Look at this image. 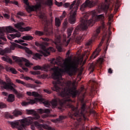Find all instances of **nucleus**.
Here are the masks:
<instances>
[{"label":"nucleus","mask_w":130,"mask_h":130,"mask_svg":"<svg viewBox=\"0 0 130 130\" xmlns=\"http://www.w3.org/2000/svg\"><path fill=\"white\" fill-rule=\"evenodd\" d=\"M63 66L64 70L59 68L58 67H54L51 68V70L54 71L53 74V78L55 80H57V81H53V87L51 89L53 91H56V92L60 93L61 97H63L62 99L60 100L59 98H56L52 100L50 102L42 98H36L34 100H30L29 102H22L21 105L27 106L29 104H35L37 102H42L46 107H49L52 105L53 108H55L58 104L60 106L67 105V107L70 109V111L68 113L69 117L73 119H77V121H81L82 120L81 112L78 107L72 105L71 103H73V101L69 98L70 96L72 95L73 98H76L77 95L79 94V91L77 90L76 85L71 81H68L66 83V86L63 87L61 85V81H60L62 73L64 72V73L68 74L70 77H72L77 68L75 66H69L66 62H64Z\"/></svg>","instance_id":"1"},{"label":"nucleus","mask_w":130,"mask_h":130,"mask_svg":"<svg viewBox=\"0 0 130 130\" xmlns=\"http://www.w3.org/2000/svg\"><path fill=\"white\" fill-rule=\"evenodd\" d=\"M101 12L99 10L92 11V18L89 20H88L89 14H85L84 17L81 18L80 24L76 27L73 33L74 38L78 44H80L82 40L84 39V35H80L82 30H87L88 27L93 26L95 24V22L104 20V14L97 15V13H100Z\"/></svg>","instance_id":"2"},{"label":"nucleus","mask_w":130,"mask_h":130,"mask_svg":"<svg viewBox=\"0 0 130 130\" xmlns=\"http://www.w3.org/2000/svg\"><path fill=\"white\" fill-rule=\"evenodd\" d=\"M27 114H33L34 117H28L18 121H10V123L13 128L16 127L18 130H24L26 125H30L33 121L40 118V116L34 110H26Z\"/></svg>","instance_id":"3"},{"label":"nucleus","mask_w":130,"mask_h":130,"mask_svg":"<svg viewBox=\"0 0 130 130\" xmlns=\"http://www.w3.org/2000/svg\"><path fill=\"white\" fill-rule=\"evenodd\" d=\"M48 43L46 42H43L40 43L38 42H35V45L39 47L41 50L40 51L41 54L39 53H36L32 58L34 59H40L41 58V56H48L50 54V51H53L54 49L52 47H50L48 48H46V46L48 45Z\"/></svg>","instance_id":"4"},{"label":"nucleus","mask_w":130,"mask_h":130,"mask_svg":"<svg viewBox=\"0 0 130 130\" xmlns=\"http://www.w3.org/2000/svg\"><path fill=\"white\" fill-rule=\"evenodd\" d=\"M12 32H17V30L12 26L0 27V39L7 41V39L5 37V33H12Z\"/></svg>","instance_id":"5"},{"label":"nucleus","mask_w":130,"mask_h":130,"mask_svg":"<svg viewBox=\"0 0 130 130\" xmlns=\"http://www.w3.org/2000/svg\"><path fill=\"white\" fill-rule=\"evenodd\" d=\"M105 4L102 6V9L105 12L106 16L108 17L109 22H110L113 19V14L108 13L110 5V0H105Z\"/></svg>","instance_id":"6"},{"label":"nucleus","mask_w":130,"mask_h":130,"mask_svg":"<svg viewBox=\"0 0 130 130\" xmlns=\"http://www.w3.org/2000/svg\"><path fill=\"white\" fill-rule=\"evenodd\" d=\"M6 80L7 83L4 82L0 79V84L3 85L4 88L5 90H11V87H12V88H15V87H16V85L11 81V79H10V78L6 77Z\"/></svg>","instance_id":"7"},{"label":"nucleus","mask_w":130,"mask_h":130,"mask_svg":"<svg viewBox=\"0 0 130 130\" xmlns=\"http://www.w3.org/2000/svg\"><path fill=\"white\" fill-rule=\"evenodd\" d=\"M98 4V1H90L86 0L84 3H83L81 7V11H84L85 8H93L94 6H96Z\"/></svg>","instance_id":"8"},{"label":"nucleus","mask_w":130,"mask_h":130,"mask_svg":"<svg viewBox=\"0 0 130 130\" xmlns=\"http://www.w3.org/2000/svg\"><path fill=\"white\" fill-rule=\"evenodd\" d=\"M81 3V0L77 1V4H76L74 7V12L72 15H71L69 21L70 24H75L76 23V15H77V11H78V8L79 7V4Z\"/></svg>","instance_id":"9"},{"label":"nucleus","mask_w":130,"mask_h":130,"mask_svg":"<svg viewBox=\"0 0 130 130\" xmlns=\"http://www.w3.org/2000/svg\"><path fill=\"white\" fill-rule=\"evenodd\" d=\"M22 1L24 4H25V5L27 6L26 11L28 12V13H31V12H34L35 11H37V10H39V8H40V5H36L35 6H30L28 0Z\"/></svg>","instance_id":"10"},{"label":"nucleus","mask_w":130,"mask_h":130,"mask_svg":"<svg viewBox=\"0 0 130 130\" xmlns=\"http://www.w3.org/2000/svg\"><path fill=\"white\" fill-rule=\"evenodd\" d=\"M17 44L15 43H12V45L10 46V48H6L4 50L0 51L1 55H5L6 53H10L11 50H14L16 47H17Z\"/></svg>","instance_id":"11"},{"label":"nucleus","mask_w":130,"mask_h":130,"mask_svg":"<svg viewBox=\"0 0 130 130\" xmlns=\"http://www.w3.org/2000/svg\"><path fill=\"white\" fill-rule=\"evenodd\" d=\"M12 58L17 62H22V61H24V62H25V65L28 68L30 67V66H32V64L29 62V60L25 58H19L17 56H13Z\"/></svg>","instance_id":"12"},{"label":"nucleus","mask_w":130,"mask_h":130,"mask_svg":"<svg viewBox=\"0 0 130 130\" xmlns=\"http://www.w3.org/2000/svg\"><path fill=\"white\" fill-rule=\"evenodd\" d=\"M22 26H24L23 22H20L15 24V27H16V28H17V29H19V31H21V32H23V31H30V29H31V27H30V26L22 27Z\"/></svg>","instance_id":"13"},{"label":"nucleus","mask_w":130,"mask_h":130,"mask_svg":"<svg viewBox=\"0 0 130 130\" xmlns=\"http://www.w3.org/2000/svg\"><path fill=\"white\" fill-rule=\"evenodd\" d=\"M50 68V66H49V65L44 64L42 67L39 65H38V66H35L33 69L35 71L40 70V71H44V72H48V71H49Z\"/></svg>","instance_id":"14"},{"label":"nucleus","mask_w":130,"mask_h":130,"mask_svg":"<svg viewBox=\"0 0 130 130\" xmlns=\"http://www.w3.org/2000/svg\"><path fill=\"white\" fill-rule=\"evenodd\" d=\"M101 46H102V43H100L98 47L96 49L95 51L93 52L91 56H90V59H94L97 57L98 55H99V53L101 51Z\"/></svg>","instance_id":"15"},{"label":"nucleus","mask_w":130,"mask_h":130,"mask_svg":"<svg viewBox=\"0 0 130 130\" xmlns=\"http://www.w3.org/2000/svg\"><path fill=\"white\" fill-rule=\"evenodd\" d=\"M16 82H17V83H18L19 84H22V85H24V86H26L27 88H35V85L29 84V83H26L24 82V81L20 80L19 79H16Z\"/></svg>","instance_id":"16"},{"label":"nucleus","mask_w":130,"mask_h":130,"mask_svg":"<svg viewBox=\"0 0 130 130\" xmlns=\"http://www.w3.org/2000/svg\"><path fill=\"white\" fill-rule=\"evenodd\" d=\"M75 4H76V1H74L73 3L71 5V6L69 3H66L64 4L63 7H64V8H69V7L70 10H72V12L74 14V13H75V10L74 9V6H75Z\"/></svg>","instance_id":"17"},{"label":"nucleus","mask_w":130,"mask_h":130,"mask_svg":"<svg viewBox=\"0 0 130 130\" xmlns=\"http://www.w3.org/2000/svg\"><path fill=\"white\" fill-rule=\"evenodd\" d=\"M16 37H17V38H20V37H21V34L20 32H18L15 34H10L7 37V38L10 40H12V39H15Z\"/></svg>","instance_id":"18"},{"label":"nucleus","mask_w":130,"mask_h":130,"mask_svg":"<svg viewBox=\"0 0 130 130\" xmlns=\"http://www.w3.org/2000/svg\"><path fill=\"white\" fill-rule=\"evenodd\" d=\"M38 113L40 114H42L43 113H47V114H49L50 113V110L47 109H40L38 110Z\"/></svg>","instance_id":"19"},{"label":"nucleus","mask_w":130,"mask_h":130,"mask_svg":"<svg viewBox=\"0 0 130 130\" xmlns=\"http://www.w3.org/2000/svg\"><path fill=\"white\" fill-rule=\"evenodd\" d=\"M51 63H52V64L60 66V64H61V61H60V60L58 59H55V58H53L51 61Z\"/></svg>","instance_id":"20"},{"label":"nucleus","mask_w":130,"mask_h":130,"mask_svg":"<svg viewBox=\"0 0 130 130\" xmlns=\"http://www.w3.org/2000/svg\"><path fill=\"white\" fill-rule=\"evenodd\" d=\"M10 89V91H13V92H14V93H15V94L17 96L18 98H21L22 97L23 95L22 94L18 92V91L15 89V87H11Z\"/></svg>","instance_id":"21"},{"label":"nucleus","mask_w":130,"mask_h":130,"mask_svg":"<svg viewBox=\"0 0 130 130\" xmlns=\"http://www.w3.org/2000/svg\"><path fill=\"white\" fill-rule=\"evenodd\" d=\"M100 32H101V27H99L93 32V37L94 38H97V37H98V35H99Z\"/></svg>","instance_id":"22"},{"label":"nucleus","mask_w":130,"mask_h":130,"mask_svg":"<svg viewBox=\"0 0 130 130\" xmlns=\"http://www.w3.org/2000/svg\"><path fill=\"white\" fill-rule=\"evenodd\" d=\"M44 5L49 7L50 9H51V7L53 6V0H46L44 2Z\"/></svg>","instance_id":"23"},{"label":"nucleus","mask_w":130,"mask_h":130,"mask_svg":"<svg viewBox=\"0 0 130 130\" xmlns=\"http://www.w3.org/2000/svg\"><path fill=\"white\" fill-rule=\"evenodd\" d=\"M26 94L28 96H34V97H39L40 96V94L36 91H33L32 93L30 91H27Z\"/></svg>","instance_id":"24"},{"label":"nucleus","mask_w":130,"mask_h":130,"mask_svg":"<svg viewBox=\"0 0 130 130\" xmlns=\"http://www.w3.org/2000/svg\"><path fill=\"white\" fill-rule=\"evenodd\" d=\"M2 58L3 60H4V61H6V62H10V63H12V62H13V61H12V59L8 56H3Z\"/></svg>","instance_id":"25"},{"label":"nucleus","mask_w":130,"mask_h":130,"mask_svg":"<svg viewBox=\"0 0 130 130\" xmlns=\"http://www.w3.org/2000/svg\"><path fill=\"white\" fill-rule=\"evenodd\" d=\"M7 101L8 102H14L15 101V95L13 94H10L8 95Z\"/></svg>","instance_id":"26"},{"label":"nucleus","mask_w":130,"mask_h":130,"mask_svg":"<svg viewBox=\"0 0 130 130\" xmlns=\"http://www.w3.org/2000/svg\"><path fill=\"white\" fill-rule=\"evenodd\" d=\"M7 71L8 72H9L10 73H12V74H14V75L17 74V73H18V72H17L16 69H15L14 68L9 67L7 69Z\"/></svg>","instance_id":"27"},{"label":"nucleus","mask_w":130,"mask_h":130,"mask_svg":"<svg viewBox=\"0 0 130 130\" xmlns=\"http://www.w3.org/2000/svg\"><path fill=\"white\" fill-rule=\"evenodd\" d=\"M55 44L56 45V47L59 51V52H61L62 51V46L60 44H58L57 43L55 42Z\"/></svg>","instance_id":"28"},{"label":"nucleus","mask_w":130,"mask_h":130,"mask_svg":"<svg viewBox=\"0 0 130 130\" xmlns=\"http://www.w3.org/2000/svg\"><path fill=\"white\" fill-rule=\"evenodd\" d=\"M22 39L23 40H33V37L31 36H24Z\"/></svg>","instance_id":"29"},{"label":"nucleus","mask_w":130,"mask_h":130,"mask_svg":"<svg viewBox=\"0 0 130 130\" xmlns=\"http://www.w3.org/2000/svg\"><path fill=\"white\" fill-rule=\"evenodd\" d=\"M55 26L56 27H59L60 26V24H61V22H60V19L58 18H56L55 19Z\"/></svg>","instance_id":"30"},{"label":"nucleus","mask_w":130,"mask_h":130,"mask_svg":"<svg viewBox=\"0 0 130 130\" xmlns=\"http://www.w3.org/2000/svg\"><path fill=\"white\" fill-rule=\"evenodd\" d=\"M94 70H95V64L94 63H91L89 68V71L90 73H93L94 72Z\"/></svg>","instance_id":"31"},{"label":"nucleus","mask_w":130,"mask_h":130,"mask_svg":"<svg viewBox=\"0 0 130 130\" xmlns=\"http://www.w3.org/2000/svg\"><path fill=\"white\" fill-rule=\"evenodd\" d=\"M13 114L14 116H19V115H22V112L18 110H15L13 112Z\"/></svg>","instance_id":"32"},{"label":"nucleus","mask_w":130,"mask_h":130,"mask_svg":"<svg viewBox=\"0 0 130 130\" xmlns=\"http://www.w3.org/2000/svg\"><path fill=\"white\" fill-rule=\"evenodd\" d=\"M35 35H37V36H43L44 35V32L39 31V30H36L35 32Z\"/></svg>","instance_id":"33"},{"label":"nucleus","mask_w":130,"mask_h":130,"mask_svg":"<svg viewBox=\"0 0 130 130\" xmlns=\"http://www.w3.org/2000/svg\"><path fill=\"white\" fill-rule=\"evenodd\" d=\"M64 118H67V117L64 116H59V118H57L55 120L54 122H59L60 120H62V119H64Z\"/></svg>","instance_id":"34"},{"label":"nucleus","mask_w":130,"mask_h":130,"mask_svg":"<svg viewBox=\"0 0 130 130\" xmlns=\"http://www.w3.org/2000/svg\"><path fill=\"white\" fill-rule=\"evenodd\" d=\"M19 16H21V17H23V16H24V13L21 11L18 12L17 14V17L20 18Z\"/></svg>","instance_id":"35"},{"label":"nucleus","mask_w":130,"mask_h":130,"mask_svg":"<svg viewBox=\"0 0 130 130\" xmlns=\"http://www.w3.org/2000/svg\"><path fill=\"white\" fill-rule=\"evenodd\" d=\"M55 5L57 7H61L62 6V2L58 3L56 0L55 1Z\"/></svg>","instance_id":"36"},{"label":"nucleus","mask_w":130,"mask_h":130,"mask_svg":"<svg viewBox=\"0 0 130 130\" xmlns=\"http://www.w3.org/2000/svg\"><path fill=\"white\" fill-rule=\"evenodd\" d=\"M73 32V30L72 29H69L67 31L68 34V38H70L71 35H72V33Z\"/></svg>","instance_id":"37"},{"label":"nucleus","mask_w":130,"mask_h":130,"mask_svg":"<svg viewBox=\"0 0 130 130\" xmlns=\"http://www.w3.org/2000/svg\"><path fill=\"white\" fill-rule=\"evenodd\" d=\"M31 75H40V72L39 71H30Z\"/></svg>","instance_id":"38"},{"label":"nucleus","mask_w":130,"mask_h":130,"mask_svg":"<svg viewBox=\"0 0 130 130\" xmlns=\"http://www.w3.org/2000/svg\"><path fill=\"white\" fill-rule=\"evenodd\" d=\"M6 107H7V105L3 103H0V109L6 108Z\"/></svg>","instance_id":"39"},{"label":"nucleus","mask_w":130,"mask_h":130,"mask_svg":"<svg viewBox=\"0 0 130 130\" xmlns=\"http://www.w3.org/2000/svg\"><path fill=\"white\" fill-rule=\"evenodd\" d=\"M70 41H71V38L68 39L67 40V39H64L63 42H66V46L69 45V43H70Z\"/></svg>","instance_id":"40"},{"label":"nucleus","mask_w":130,"mask_h":130,"mask_svg":"<svg viewBox=\"0 0 130 130\" xmlns=\"http://www.w3.org/2000/svg\"><path fill=\"white\" fill-rule=\"evenodd\" d=\"M86 110V104H83L81 106V111H85Z\"/></svg>","instance_id":"41"},{"label":"nucleus","mask_w":130,"mask_h":130,"mask_svg":"<svg viewBox=\"0 0 130 130\" xmlns=\"http://www.w3.org/2000/svg\"><path fill=\"white\" fill-rule=\"evenodd\" d=\"M6 116L7 118H11L12 119H13V118H14V116H13L10 114H6Z\"/></svg>","instance_id":"42"},{"label":"nucleus","mask_w":130,"mask_h":130,"mask_svg":"<svg viewBox=\"0 0 130 130\" xmlns=\"http://www.w3.org/2000/svg\"><path fill=\"white\" fill-rule=\"evenodd\" d=\"M92 44V41L87 42L86 44H85V46L86 47H88V46H91V45Z\"/></svg>","instance_id":"43"},{"label":"nucleus","mask_w":130,"mask_h":130,"mask_svg":"<svg viewBox=\"0 0 130 130\" xmlns=\"http://www.w3.org/2000/svg\"><path fill=\"white\" fill-rule=\"evenodd\" d=\"M25 41L24 40H15V42H16V43H19L20 44H21V43H23V42H24Z\"/></svg>","instance_id":"44"},{"label":"nucleus","mask_w":130,"mask_h":130,"mask_svg":"<svg viewBox=\"0 0 130 130\" xmlns=\"http://www.w3.org/2000/svg\"><path fill=\"white\" fill-rule=\"evenodd\" d=\"M108 46H109V39H108V40L107 41L106 51L107 50V49H108Z\"/></svg>","instance_id":"45"},{"label":"nucleus","mask_w":130,"mask_h":130,"mask_svg":"<svg viewBox=\"0 0 130 130\" xmlns=\"http://www.w3.org/2000/svg\"><path fill=\"white\" fill-rule=\"evenodd\" d=\"M111 33H112L111 31H110V29H109V35H108V39H107V40H108V39H109V41L110 40V35H111Z\"/></svg>","instance_id":"46"},{"label":"nucleus","mask_w":130,"mask_h":130,"mask_svg":"<svg viewBox=\"0 0 130 130\" xmlns=\"http://www.w3.org/2000/svg\"><path fill=\"white\" fill-rule=\"evenodd\" d=\"M42 40H43V41H46L47 42H48V41H49V39L47 38H42Z\"/></svg>","instance_id":"47"},{"label":"nucleus","mask_w":130,"mask_h":130,"mask_svg":"<svg viewBox=\"0 0 130 130\" xmlns=\"http://www.w3.org/2000/svg\"><path fill=\"white\" fill-rule=\"evenodd\" d=\"M12 4L15 5V6H19V3L17 1H13L12 2Z\"/></svg>","instance_id":"48"},{"label":"nucleus","mask_w":130,"mask_h":130,"mask_svg":"<svg viewBox=\"0 0 130 130\" xmlns=\"http://www.w3.org/2000/svg\"><path fill=\"white\" fill-rule=\"evenodd\" d=\"M25 80H26L27 81H28V80H31V81H34L33 78H30L29 77H25Z\"/></svg>","instance_id":"49"},{"label":"nucleus","mask_w":130,"mask_h":130,"mask_svg":"<svg viewBox=\"0 0 130 130\" xmlns=\"http://www.w3.org/2000/svg\"><path fill=\"white\" fill-rule=\"evenodd\" d=\"M44 91L46 93H48V94H51V91H50V90H49L48 89H44Z\"/></svg>","instance_id":"50"},{"label":"nucleus","mask_w":130,"mask_h":130,"mask_svg":"<svg viewBox=\"0 0 130 130\" xmlns=\"http://www.w3.org/2000/svg\"><path fill=\"white\" fill-rule=\"evenodd\" d=\"M35 83L36 84H39V85H41V84H42V83H41V82H40V81H38V80H36V81H35Z\"/></svg>","instance_id":"51"},{"label":"nucleus","mask_w":130,"mask_h":130,"mask_svg":"<svg viewBox=\"0 0 130 130\" xmlns=\"http://www.w3.org/2000/svg\"><path fill=\"white\" fill-rule=\"evenodd\" d=\"M5 4H6V6H8V5H9V3H10V0H4Z\"/></svg>","instance_id":"52"},{"label":"nucleus","mask_w":130,"mask_h":130,"mask_svg":"<svg viewBox=\"0 0 130 130\" xmlns=\"http://www.w3.org/2000/svg\"><path fill=\"white\" fill-rule=\"evenodd\" d=\"M2 94H3L4 96H8V93L6 92H2Z\"/></svg>","instance_id":"53"},{"label":"nucleus","mask_w":130,"mask_h":130,"mask_svg":"<svg viewBox=\"0 0 130 130\" xmlns=\"http://www.w3.org/2000/svg\"><path fill=\"white\" fill-rule=\"evenodd\" d=\"M22 70L23 71H25V72H28V68H27L26 67H23Z\"/></svg>","instance_id":"54"},{"label":"nucleus","mask_w":130,"mask_h":130,"mask_svg":"<svg viewBox=\"0 0 130 130\" xmlns=\"http://www.w3.org/2000/svg\"><path fill=\"white\" fill-rule=\"evenodd\" d=\"M27 53L28 54H32V52H31V50H28L26 51Z\"/></svg>","instance_id":"55"},{"label":"nucleus","mask_w":130,"mask_h":130,"mask_svg":"<svg viewBox=\"0 0 130 130\" xmlns=\"http://www.w3.org/2000/svg\"><path fill=\"white\" fill-rule=\"evenodd\" d=\"M108 73H109V74H112V70L111 69V68L109 69V70H108Z\"/></svg>","instance_id":"56"},{"label":"nucleus","mask_w":130,"mask_h":130,"mask_svg":"<svg viewBox=\"0 0 130 130\" xmlns=\"http://www.w3.org/2000/svg\"><path fill=\"white\" fill-rule=\"evenodd\" d=\"M4 16H5L6 18H10V16H9V14H5L4 15Z\"/></svg>","instance_id":"57"},{"label":"nucleus","mask_w":130,"mask_h":130,"mask_svg":"<svg viewBox=\"0 0 130 130\" xmlns=\"http://www.w3.org/2000/svg\"><path fill=\"white\" fill-rule=\"evenodd\" d=\"M66 11H63V14H62V17H63V18H64V17H66Z\"/></svg>","instance_id":"58"},{"label":"nucleus","mask_w":130,"mask_h":130,"mask_svg":"<svg viewBox=\"0 0 130 130\" xmlns=\"http://www.w3.org/2000/svg\"><path fill=\"white\" fill-rule=\"evenodd\" d=\"M44 18V16L43 15H41L40 16V19H41L42 20H43Z\"/></svg>","instance_id":"59"},{"label":"nucleus","mask_w":130,"mask_h":130,"mask_svg":"<svg viewBox=\"0 0 130 130\" xmlns=\"http://www.w3.org/2000/svg\"><path fill=\"white\" fill-rule=\"evenodd\" d=\"M20 44H21V45H23L24 46H27V45H28L27 44L23 43H20Z\"/></svg>","instance_id":"60"},{"label":"nucleus","mask_w":130,"mask_h":130,"mask_svg":"<svg viewBox=\"0 0 130 130\" xmlns=\"http://www.w3.org/2000/svg\"><path fill=\"white\" fill-rule=\"evenodd\" d=\"M43 117H44L45 118H46V117H48V114L43 115Z\"/></svg>","instance_id":"61"},{"label":"nucleus","mask_w":130,"mask_h":130,"mask_svg":"<svg viewBox=\"0 0 130 130\" xmlns=\"http://www.w3.org/2000/svg\"><path fill=\"white\" fill-rule=\"evenodd\" d=\"M0 44L4 45V44H5V43H4V42H3L2 40H0Z\"/></svg>","instance_id":"62"},{"label":"nucleus","mask_w":130,"mask_h":130,"mask_svg":"<svg viewBox=\"0 0 130 130\" xmlns=\"http://www.w3.org/2000/svg\"><path fill=\"white\" fill-rule=\"evenodd\" d=\"M44 31L47 32V29H46V26H45Z\"/></svg>","instance_id":"63"},{"label":"nucleus","mask_w":130,"mask_h":130,"mask_svg":"<svg viewBox=\"0 0 130 130\" xmlns=\"http://www.w3.org/2000/svg\"><path fill=\"white\" fill-rule=\"evenodd\" d=\"M95 129L96 130H101L100 128H98L97 127H95Z\"/></svg>","instance_id":"64"}]
</instances>
